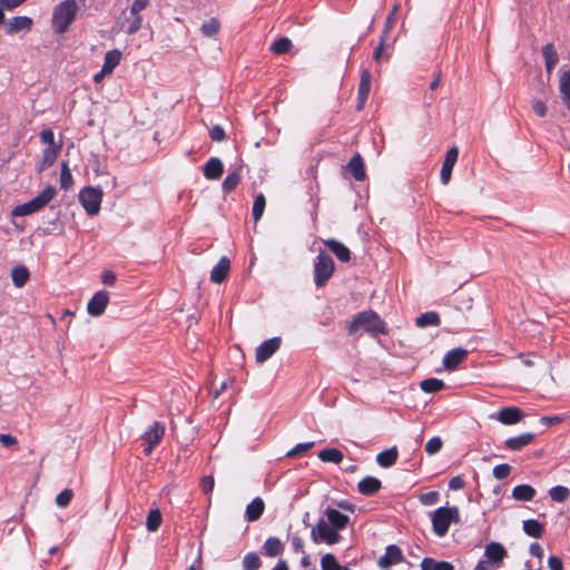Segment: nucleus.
Segmentation results:
<instances>
[{"mask_svg": "<svg viewBox=\"0 0 570 570\" xmlns=\"http://www.w3.org/2000/svg\"><path fill=\"white\" fill-rule=\"evenodd\" d=\"M358 330H363L374 336L387 333L384 322L379 314L373 311L362 312L354 316L348 325V333L355 334Z\"/></svg>", "mask_w": 570, "mask_h": 570, "instance_id": "obj_1", "label": "nucleus"}, {"mask_svg": "<svg viewBox=\"0 0 570 570\" xmlns=\"http://www.w3.org/2000/svg\"><path fill=\"white\" fill-rule=\"evenodd\" d=\"M77 11L76 0H65L57 4L53 8L51 20L53 30L59 35L65 33L76 19Z\"/></svg>", "mask_w": 570, "mask_h": 570, "instance_id": "obj_2", "label": "nucleus"}, {"mask_svg": "<svg viewBox=\"0 0 570 570\" xmlns=\"http://www.w3.org/2000/svg\"><path fill=\"white\" fill-rule=\"evenodd\" d=\"M57 195V189L53 186L46 187L31 200L16 206L11 215L14 217L28 216L45 208Z\"/></svg>", "mask_w": 570, "mask_h": 570, "instance_id": "obj_3", "label": "nucleus"}, {"mask_svg": "<svg viewBox=\"0 0 570 570\" xmlns=\"http://www.w3.org/2000/svg\"><path fill=\"white\" fill-rule=\"evenodd\" d=\"M460 521V513L456 507H441L432 513V527L438 537H444L451 523Z\"/></svg>", "mask_w": 570, "mask_h": 570, "instance_id": "obj_4", "label": "nucleus"}, {"mask_svg": "<svg viewBox=\"0 0 570 570\" xmlns=\"http://www.w3.org/2000/svg\"><path fill=\"white\" fill-rule=\"evenodd\" d=\"M334 272L335 263L333 258L324 250H321L314 263L313 274L315 285L317 287H324L333 276Z\"/></svg>", "mask_w": 570, "mask_h": 570, "instance_id": "obj_5", "label": "nucleus"}, {"mask_svg": "<svg viewBox=\"0 0 570 570\" xmlns=\"http://www.w3.org/2000/svg\"><path fill=\"white\" fill-rule=\"evenodd\" d=\"M311 539L314 543L325 542L326 544L333 546L341 541L342 535L322 518L316 525L312 528Z\"/></svg>", "mask_w": 570, "mask_h": 570, "instance_id": "obj_6", "label": "nucleus"}, {"mask_svg": "<svg viewBox=\"0 0 570 570\" xmlns=\"http://www.w3.org/2000/svg\"><path fill=\"white\" fill-rule=\"evenodd\" d=\"M102 195V190L98 187H85L80 190L79 202L89 216L99 213Z\"/></svg>", "mask_w": 570, "mask_h": 570, "instance_id": "obj_7", "label": "nucleus"}, {"mask_svg": "<svg viewBox=\"0 0 570 570\" xmlns=\"http://www.w3.org/2000/svg\"><path fill=\"white\" fill-rule=\"evenodd\" d=\"M165 434V425L161 422H154L148 430L144 433L142 440L146 442L147 446L145 449V453L149 455L154 448L159 444Z\"/></svg>", "mask_w": 570, "mask_h": 570, "instance_id": "obj_8", "label": "nucleus"}, {"mask_svg": "<svg viewBox=\"0 0 570 570\" xmlns=\"http://www.w3.org/2000/svg\"><path fill=\"white\" fill-rule=\"evenodd\" d=\"M499 563V542H491L487 546L484 559L480 560L474 570H497Z\"/></svg>", "mask_w": 570, "mask_h": 570, "instance_id": "obj_9", "label": "nucleus"}, {"mask_svg": "<svg viewBox=\"0 0 570 570\" xmlns=\"http://www.w3.org/2000/svg\"><path fill=\"white\" fill-rule=\"evenodd\" d=\"M404 561L402 550L396 544H390L385 548V553L379 559L377 566L381 569H387L393 564H399Z\"/></svg>", "mask_w": 570, "mask_h": 570, "instance_id": "obj_10", "label": "nucleus"}, {"mask_svg": "<svg viewBox=\"0 0 570 570\" xmlns=\"http://www.w3.org/2000/svg\"><path fill=\"white\" fill-rule=\"evenodd\" d=\"M372 86V75L368 69H363L361 71V79L358 83V90H357V110H362L365 106V102L370 96Z\"/></svg>", "mask_w": 570, "mask_h": 570, "instance_id": "obj_11", "label": "nucleus"}, {"mask_svg": "<svg viewBox=\"0 0 570 570\" xmlns=\"http://www.w3.org/2000/svg\"><path fill=\"white\" fill-rule=\"evenodd\" d=\"M108 302H109V294L107 291L97 292L88 302V305H87L88 314L94 317L100 316L105 312V309L108 305Z\"/></svg>", "mask_w": 570, "mask_h": 570, "instance_id": "obj_12", "label": "nucleus"}, {"mask_svg": "<svg viewBox=\"0 0 570 570\" xmlns=\"http://www.w3.org/2000/svg\"><path fill=\"white\" fill-rule=\"evenodd\" d=\"M458 157H459L458 147L453 146L446 151L445 158H444V161H443V165L441 168V173H440V179H441L442 184L446 185L450 181L451 174H452L453 167L458 160Z\"/></svg>", "mask_w": 570, "mask_h": 570, "instance_id": "obj_13", "label": "nucleus"}, {"mask_svg": "<svg viewBox=\"0 0 570 570\" xmlns=\"http://www.w3.org/2000/svg\"><path fill=\"white\" fill-rule=\"evenodd\" d=\"M281 346V338L279 337H272L269 340L264 341L257 348H256V361L258 363H263L267 361L272 355Z\"/></svg>", "mask_w": 570, "mask_h": 570, "instance_id": "obj_14", "label": "nucleus"}, {"mask_svg": "<svg viewBox=\"0 0 570 570\" xmlns=\"http://www.w3.org/2000/svg\"><path fill=\"white\" fill-rule=\"evenodd\" d=\"M468 356V351L463 347H456L449 351L443 357V366L449 370H455Z\"/></svg>", "mask_w": 570, "mask_h": 570, "instance_id": "obj_15", "label": "nucleus"}, {"mask_svg": "<svg viewBox=\"0 0 570 570\" xmlns=\"http://www.w3.org/2000/svg\"><path fill=\"white\" fill-rule=\"evenodd\" d=\"M535 439V434L531 432L522 433L517 436L509 438L504 441V448L510 451H520L530 445Z\"/></svg>", "mask_w": 570, "mask_h": 570, "instance_id": "obj_16", "label": "nucleus"}, {"mask_svg": "<svg viewBox=\"0 0 570 570\" xmlns=\"http://www.w3.org/2000/svg\"><path fill=\"white\" fill-rule=\"evenodd\" d=\"M324 514L326 517V521L336 530V532L345 529L350 522V518L346 514L333 508L325 509Z\"/></svg>", "mask_w": 570, "mask_h": 570, "instance_id": "obj_17", "label": "nucleus"}, {"mask_svg": "<svg viewBox=\"0 0 570 570\" xmlns=\"http://www.w3.org/2000/svg\"><path fill=\"white\" fill-rule=\"evenodd\" d=\"M347 171L357 181H363L366 178L365 165L360 154H355L346 166Z\"/></svg>", "mask_w": 570, "mask_h": 570, "instance_id": "obj_18", "label": "nucleus"}, {"mask_svg": "<svg viewBox=\"0 0 570 570\" xmlns=\"http://www.w3.org/2000/svg\"><path fill=\"white\" fill-rule=\"evenodd\" d=\"M230 269V261L228 257L223 256L219 262L213 267L210 272V281L215 284H220L225 281Z\"/></svg>", "mask_w": 570, "mask_h": 570, "instance_id": "obj_19", "label": "nucleus"}, {"mask_svg": "<svg viewBox=\"0 0 570 570\" xmlns=\"http://www.w3.org/2000/svg\"><path fill=\"white\" fill-rule=\"evenodd\" d=\"M323 243L338 261L348 262L351 259V250L343 243L334 238L325 239Z\"/></svg>", "mask_w": 570, "mask_h": 570, "instance_id": "obj_20", "label": "nucleus"}, {"mask_svg": "<svg viewBox=\"0 0 570 570\" xmlns=\"http://www.w3.org/2000/svg\"><path fill=\"white\" fill-rule=\"evenodd\" d=\"M62 145H48V147L43 150L41 161L38 166V171H43L55 164L57 160Z\"/></svg>", "mask_w": 570, "mask_h": 570, "instance_id": "obj_21", "label": "nucleus"}, {"mask_svg": "<svg viewBox=\"0 0 570 570\" xmlns=\"http://www.w3.org/2000/svg\"><path fill=\"white\" fill-rule=\"evenodd\" d=\"M265 510V503L262 498H255L250 503L247 504L245 510V519L248 522H255L263 515Z\"/></svg>", "mask_w": 570, "mask_h": 570, "instance_id": "obj_22", "label": "nucleus"}, {"mask_svg": "<svg viewBox=\"0 0 570 570\" xmlns=\"http://www.w3.org/2000/svg\"><path fill=\"white\" fill-rule=\"evenodd\" d=\"M382 488L381 481L375 476H365L357 484V490L363 495H373Z\"/></svg>", "mask_w": 570, "mask_h": 570, "instance_id": "obj_23", "label": "nucleus"}, {"mask_svg": "<svg viewBox=\"0 0 570 570\" xmlns=\"http://www.w3.org/2000/svg\"><path fill=\"white\" fill-rule=\"evenodd\" d=\"M32 26V19L29 17H13L7 24L6 32L13 35L22 30H30Z\"/></svg>", "mask_w": 570, "mask_h": 570, "instance_id": "obj_24", "label": "nucleus"}, {"mask_svg": "<svg viewBox=\"0 0 570 570\" xmlns=\"http://www.w3.org/2000/svg\"><path fill=\"white\" fill-rule=\"evenodd\" d=\"M263 554L268 558H274L283 553L284 543L277 537H269L263 544Z\"/></svg>", "mask_w": 570, "mask_h": 570, "instance_id": "obj_25", "label": "nucleus"}, {"mask_svg": "<svg viewBox=\"0 0 570 570\" xmlns=\"http://www.w3.org/2000/svg\"><path fill=\"white\" fill-rule=\"evenodd\" d=\"M524 417L522 410L515 406L502 407L501 409V424H515Z\"/></svg>", "mask_w": 570, "mask_h": 570, "instance_id": "obj_26", "label": "nucleus"}, {"mask_svg": "<svg viewBox=\"0 0 570 570\" xmlns=\"http://www.w3.org/2000/svg\"><path fill=\"white\" fill-rule=\"evenodd\" d=\"M224 171V165L218 158H210L204 166V176L207 179H218Z\"/></svg>", "mask_w": 570, "mask_h": 570, "instance_id": "obj_27", "label": "nucleus"}, {"mask_svg": "<svg viewBox=\"0 0 570 570\" xmlns=\"http://www.w3.org/2000/svg\"><path fill=\"white\" fill-rule=\"evenodd\" d=\"M546 69L550 73L558 63L559 57L553 43L549 42L542 47Z\"/></svg>", "mask_w": 570, "mask_h": 570, "instance_id": "obj_28", "label": "nucleus"}, {"mask_svg": "<svg viewBox=\"0 0 570 570\" xmlns=\"http://www.w3.org/2000/svg\"><path fill=\"white\" fill-rule=\"evenodd\" d=\"M560 95L563 105L570 110V69L560 76Z\"/></svg>", "mask_w": 570, "mask_h": 570, "instance_id": "obj_29", "label": "nucleus"}, {"mask_svg": "<svg viewBox=\"0 0 570 570\" xmlns=\"http://www.w3.org/2000/svg\"><path fill=\"white\" fill-rule=\"evenodd\" d=\"M399 458V452L396 448H391L382 451L376 456V462L382 468H390L395 464Z\"/></svg>", "mask_w": 570, "mask_h": 570, "instance_id": "obj_30", "label": "nucleus"}, {"mask_svg": "<svg viewBox=\"0 0 570 570\" xmlns=\"http://www.w3.org/2000/svg\"><path fill=\"white\" fill-rule=\"evenodd\" d=\"M535 495V490L529 484L514 487L512 498L517 501H531Z\"/></svg>", "mask_w": 570, "mask_h": 570, "instance_id": "obj_31", "label": "nucleus"}, {"mask_svg": "<svg viewBox=\"0 0 570 570\" xmlns=\"http://www.w3.org/2000/svg\"><path fill=\"white\" fill-rule=\"evenodd\" d=\"M30 276V273L24 266H16L11 271L12 283L16 287H22L26 285Z\"/></svg>", "mask_w": 570, "mask_h": 570, "instance_id": "obj_32", "label": "nucleus"}, {"mask_svg": "<svg viewBox=\"0 0 570 570\" xmlns=\"http://www.w3.org/2000/svg\"><path fill=\"white\" fill-rule=\"evenodd\" d=\"M120 59H121V52L119 50L115 49V50L108 51L105 55V59H104V65H102L104 71L107 73H111L114 71V69L119 65Z\"/></svg>", "mask_w": 570, "mask_h": 570, "instance_id": "obj_33", "label": "nucleus"}, {"mask_svg": "<svg viewBox=\"0 0 570 570\" xmlns=\"http://www.w3.org/2000/svg\"><path fill=\"white\" fill-rule=\"evenodd\" d=\"M422 570H454L452 563L448 561H436L433 558H424L421 562Z\"/></svg>", "mask_w": 570, "mask_h": 570, "instance_id": "obj_34", "label": "nucleus"}, {"mask_svg": "<svg viewBox=\"0 0 570 570\" xmlns=\"http://www.w3.org/2000/svg\"><path fill=\"white\" fill-rule=\"evenodd\" d=\"M343 458L344 455L342 451L335 448L324 449L318 452V459L323 462L340 464L343 461Z\"/></svg>", "mask_w": 570, "mask_h": 570, "instance_id": "obj_35", "label": "nucleus"}, {"mask_svg": "<svg viewBox=\"0 0 570 570\" xmlns=\"http://www.w3.org/2000/svg\"><path fill=\"white\" fill-rule=\"evenodd\" d=\"M523 531L531 538L539 539L543 534V525L534 519L523 521Z\"/></svg>", "mask_w": 570, "mask_h": 570, "instance_id": "obj_36", "label": "nucleus"}, {"mask_svg": "<svg viewBox=\"0 0 570 570\" xmlns=\"http://www.w3.org/2000/svg\"><path fill=\"white\" fill-rule=\"evenodd\" d=\"M440 316L435 312L423 313L415 321L419 327L438 326L440 325Z\"/></svg>", "mask_w": 570, "mask_h": 570, "instance_id": "obj_37", "label": "nucleus"}, {"mask_svg": "<svg viewBox=\"0 0 570 570\" xmlns=\"http://www.w3.org/2000/svg\"><path fill=\"white\" fill-rule=\"evenodd\" d=\"M292 41L287 37H281L271 45V51L275 55H285L291 51Z\"/></svg>", "mask_w": 570, "mask_h": 570, "instance_id": "obj_38", "label": "nucleus"}, {"mask_svg": "<svg viewBox=\"0 0 570 570\" xmlns=\"http://www.w3.org/2000/svg\"><path fill=\"white\" fill-rule=\"evenodd\" d=\"M444 385L442 380L435 377L425 379L420 383L421 390L425 393H436L444 389Z\"/></svg>", "mask_w": 570, "mask_h": 570, "instance_id": "obj_39", "label": "nucleus"}, {"mask_svg": "<svg viewBox=\"0 0 570 570\" xmlns=\"http://www.w3.org/2000/svg\"><path fill=\"white\" fill-rule=\"evenodd\" d=\"M163 518L158 509H153L147 514L146 528L150 532H155L159 529Z\"/></svg>", "mask_w": 570, "mask_h": 570, "instance_id": "obj_40", "label": "nucleus"}, {"mask_svg": "<svg viewBox=\"0 0 570 570\" xmlns=\"http://www.w3.org/2000/svg\"><path fill=\"white\" fill-rule=\"evenodd\" d=\"M262 567V560L256 552H248L243 558V570H258Z\"/></svg>", "mask_w": 570, "mask_h": 570, "instance_id": "obj_41", "label": "nucleus"}, {"mask_svg": "<svg viewBox=\"0 0 570 570\" xmlns=\"http://www.w3.org/2000/svg\"><path fill=\"white\" fill-rule=\"evenodd\" d=\"M240 183V175L237 171L228 174L222 185L223 191L228 194L233 191Z\"/></svg>", "mask_w": 570, "mask_h": 570, "instance_id": "obj_42", "label": "nucleus"}, {"mask_svg": "<svg viewBox=\"0 0 570 570\" xmlns=\"http://www.w3.org/2000/svg\"><path fill=\"white\" fill-rule=\"evenodd\" d=\"M266 206V199L263 194H259L255 197L253 208H252V215L255 222H258L261 217L263 216L264 209Z\"/></svg>", "mask_w": 570, "mask_h": 570, "instance_id": "obj_43", "label": "nucleus"}, {"mask_svg": "<svg viewBox=\"0 0 570 570\" xmlns=\"http://www.w3.org/2000/svg\"><path fill=\"white\" fill-rule=\"evenodd\" d=\"M569 489L562 485H557L549 490L551 500L556 502H563L569 497Z\"/></svg>", "mask_w": 570, "mask_h": 570, "instance_id": "obj_44", "label": "nucleus"}, {"mask_svg": "<svg viewBox=\"0 0 570 570\" xmlns=\"http://www.w3.org/2000/svg\"><path fill=\"white\" fill-rule=\"evenodd\" d=\"M387 38H389V28H384V30L382 31V35L380 37V42L373 52V58L376 62H380L383 57V52L385 50V43H386Z\"/></svg>", "mask_w": 570, "mask_h": 570, "instance_id": "obj_45", "label": "nucleus"}, {"mask_svg": "<svg viewBox=\"0 0 570 570\" xmlns=\"http://www.w3.org/2000/svg\"><path fill=\"white\" fill-rule=\"evenodd\" d=\"M202 32L206 37L215 36L219 30V21L216 18H212L202 24Z\"/></svg>", "mask_w": 570, "mask_h": 570, "instance_id": "obj_46", "label": "nucleus"}, {"mask_svg": "<svg viewBox=\"0 0 570 570\" xmlns=\"http://www.w3.org/2000/svg\"><path fill=\"white\" fill-rule=\"evenodd\" d=\"M442 446V439L440 436H433L426 442L424 450L429 455H433L440 452Z\"/></svg>", "mask_w": 570, "mask_h": 570, "instance_id": "obj_47", "label": "nucleus"}, {"mask_svg": "<svg viewBox=\"0 0 570 570\" xmlns=\"http://www.w3.org/2000/svg\"><path fill=\"white\" fill-rule=\"evenodd\" d=\"M338 564L336 557L332 553H326L321 559L322 570H337Z\"/></svg>", "mask_w": 570, "mask_h": 570, "instance_id": "obj_48", "label": "nucleus"}, {"mask_svg": "<svg viewBox=\"0 0 570 570\" xmlns=\"http://www.w3.org/2000/svg\"><path fill=\"white\" fill-rule=\"evenodd\" d=\"M73 497V492L70 489L62 490L57 497H56V504L59 508H66L69 505Z\"/></svg>", "mask_w": 570, "mask_h": 570, "instance_id": "obj_49", "label": "nucleus"}, {"mask_svg": "<svg viewBox=\"0 0 570 570\" xmlns=\"http://www.w3.org/2000/svg\"><path fill=\"white\" fill-rule=\"evenodd\" d=\"M72 184V175L68 168L66 163L62 164L61 174H60V186L62 189L67 190Z\"/></svg>", "mask_w": 570, "mask_h": 570, "instance_id": "obj_50", "label": "nucleus"}, {"mask_svg": "<svg viewBox=\"0 0 570 570\" xmlns=\"http://www.w3.org/2000/svg\"><path fill=\"white\" fill-rule=\"evenodd\" d=\"M128 27L126 32L128 35H135L137 33L142 24V17L140 14L132 16L130 19H128Z\"/></svg>", "mask_w": 570, "mask_h": 570, "instance_id": "obj_51", "label": "nucleus"}, {"mask_svg": "<svg viewBox=\"0 0 570 570\" xmlns=\"http://www.w3.org/2000/svg\"><path fill=\"white\" fill-rule=\"evenodd\" d=\"M314 442L298 443L292 450L286 453V456L294 458L302 453H305L314 446Z\"/></svg>", "mask_w": 570, "mask_h": 570, "instance_id": "obj_52", "label": "nucleus"}, {"mask_svg": "<svg viewBox=\"0 0 570 570\" xmlns=\"http://www.w3.org/2000/svg\"><path fill=\"white\" fill-rule=\"evenodd\" d=\"M209 137L213 141H222L225 139L226 134L222 126L215 125L209 129Z\"/></svg>", "mask_w": 570, "mask_h": 570, "instance_id": "obj_53", "label": "nucleus"}, {"mask_svg": "<svg viewBox=\"0 0 570 570\" xmlns=\"http://www.w3.org/2000/svg\"><path fill=\"white\" fill-rule=\"evenodd\" d=\"M150 3V0H134L130 7V14L137 16L140 14L142 10H145Z\"/></svg>", "mask_w": 570, "mask_h": 570, "instance_id": "obj_54", "label": "nucleus"}, {"mask_svg": "<svg viewBox=\"0 0 570 570\" xmlns=\"http://www.w3.org/2000/svg\"><path fill=\"white\" fill-rule=\"evenodd\" d=\"M439 500V493L436 491H431L421 495V502L425 505L435 504Z\"/></svg>", "mask_w": 570, "mask_h": 570, "instance_id": "obj_55", "label": "nucleus"}, {"mask_svg": "<svg viewBox=\"0 0 570 570\" xmlns=\"http://www.w3.org/2000/svg\"><path fill=\"white\" fill-rule=\"evenodd\" d=\"M532 109H533L534 114L539 117H544L548 112V108H547L546 104L541 100H534L532 102Z\"/></svg>", "mask_w": 570, "mask_h": 570, "instance_id": "obj_56", "label": "nucleus"}, {"mask_svg": "<svg viewBox=\"0 0 570 570\" xmlns=\"http://www.w3.org/2000/svg\"><path fill=\"white\" fill-rule=\"evenodd\" d=\"M214 478L212 475L204 476L200 483V488L204 493H209L214 489Z\"/></svg>", "mask_w": 570, "mask_h": 570, "instance_id": "obj_57", "label": "nucleus"}, {"mask_svg": "<svg viewBox=\"0 0 570 570\" xmlns=\"http://www.w3.org/2000/svg\"><path fill=\"white\" fill-rule=\"evenodd\" d=\"M464 480L462 476L460 475H456V476H453L450 481H449V489L450 490H453V491H456V490H461L463 487H464Z\"/></svg>", "mask_w": 570, "mask_h": 570, "instance_id": "obj_58", "label": "nucleus"}, {"mask_svg": "<svg viewBox=\"0 0 570 570\" xmlns=\"http://www.w3.org/2000/svg\"><path fill=\"white\" fill-rule=\"evenodd\" d=\"M548 566L550 570H563L562 561L556 556H551L548 559Z\"/></svg>", "mask_w": 570, "mask_h": 570, "instance_id": "obj_59", "label": "nucleus"}, {"mask_svg": "<svg viewBox=\"0 0 570 570\" xmlns=\"http://www.w3.org/2000/svg\"><path fill=\"white\" fill-rule=\"evenodd\" d=\"M563 420H564L563 416L553 415V416H542L540 421H541V423H543L546 425H553V424L561 423Z\"/></svg>", "mask_w": 570, "mask_h": 570, "instance_id": "obj_60", "label": "nucleus"}, {"mask_svg": "<svg viewBox=\"0 0 570 570\" xmlns=\"http://www.w3.org/2000/svg\"><path fill=\"white\" fill-rule=\"evenodd\" d=\"M0 443L6 448H10L17 444V439L10 434H0Z\"/></svg>", "mask_w": 570, "mask_h": 570, "instance_id": "obj_61", "label": "nucleus"}, {"mask_svg": "<svg viewBox=\"0 0 570 570\" xmlns=\"http://www.w3.org/2000/svg\"><path fill=\"white\" fill-rule=\"evenodd\" d=\"M41 142H55V134L51 129H43L40 132Z\"/></svg>", "mask_w": 570, "mask_h": 570, "instance_id": "obj_62", "label": "nucleus"}, {"mask_svg": "<svg viewBox=\"0 0 570 570\" xmlns=\"http://www.w3.org/2000/svg\"><path fill=\"white\" fill-rule=\"evenodd\" d=\"M292 548H293L294 552H303L304 553L303 540L299 537L294 535L292 538Z\"/></svg>", "mask_w": 570, "mask_h": 570, "instance_id": "obj_63", "label": "nucleus"}, {"mask_svg": "<svg viewBox=\"0 0 570 570\" xmlns=\"http://www.w3.org/2000/svg\"><path fill=\"white\" fill-rule=\"evenodd\" d=\"M21 4L20 0H0V6L4 10H13Z\"/></svg>", "mask_w": 570, "mask_h": 570, "instance_id": "obj_64", "label": "nucleus"}]
</instances>
